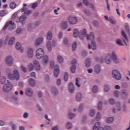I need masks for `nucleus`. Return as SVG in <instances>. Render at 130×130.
<instances>
[{"mask_svg": "<svg viewBox=\"0 0 130 130\" xmlns=\"http://www.w3.org/2000/svg\"><path fill=\"white\" fill-rule=\"evenodd\" d=\"M86 33L87 30L86 29L79 31L78 29L75 28L73 30V37L74 38H78V37L79 39L83 40Z\"/></svg>", "mask_w": 130, "mask_h": 130, "instance_id": "nucleus-1", "label": "nucleus"}, {"mask_svg": "<svg viewBox=\"0 0 130 130\" xmlns=\"http://www.w3.org/2000/svg\"><path fill=\"white\" fill-rule=\"evenodd\" d=\"M121 36H122V37H123V38H124V40H121L120 39H117L115 40V42L118 45H120V46H123V45H127V44H128V39H127V37H126V35L125 34V32H124V31L123 30H122L121 31ZM124 43V44H123Z\"/></svg>", "mask_w": 130, "mask_h": 130, "instance_id": "nucleus-2", "label": "nucleus"}, {"mask_svg": "<svg viewBox=\"0 0 130 130\" xmlns=\"http://www.w3.org/2000/svg\"><path fill=\"white\" fill-rule=\"evenodd\" d=\"M7 77L9 80H11L12 81H14V80H19L20 79L19 71L15 70L13 71V74L8 73L7 74Z\"/></svg>", "mask_w": 130, "mask_h": 130, "instance_id": "nucleus-3", "label": "nucleus"}, {"mask_svg": "<svg viewBox=\"0 0 130 130\" xmlns=\"http://www.w3.org/2000/svg\"><path fill=\"white\" fill-rule=\"evenodd\" d=\"M13 89V84L10 80H7V83L4 84L3 90L5 93H9Z\"/></svg>", "mask_w": 130, "mask_h": 130, "instance_id": "nucleus-4", "label": "nucleus"}, {"mask_svg": "<svg viewBox=\"0 0 130 130\" xmlns=\"http://www.w3.org/2000/svg\"><path fill=\"white\" fill-rule=\"evenodd\" d=\"M44 54H45V51L42 48H38L36 50V57L38 59H41Z\"/></svg>", "mask_w": 130, "mask_h": 130, "instance_id": "nucleus-5", "label": "nucleus"}, {"mask_svg": "<svg viewBox=\"0 0 130 130\" xmlns=\"http://www.w3.org/2000/svg\"><path fill=\"white\" fill-rule=\"evenodd\" d=\"M7 28H8L10 31H13L14 29H16V24L13 21L8 22L3 28V30H6Z\"/></svg>", "mask_w": 130, "mask_h": 130, "instance_id": "nucleus-6", "label": "nucleus"}, {"mask_svg": "<svg viewBox=\"0 0 130 130\" xmlns=\"http://www.w3.org/2000/svg\"><path fill=\"white\" fill-rule=\"evenodd\" d=\"M16 41V38L15 37L9 38V36L6 37L4 41V44H7L8 43V45H13Z\"/></svg>", "mask_w": 130, "mask_h": 130, "instance_id": "nucleus-7", "label": "nucleus"}, {"mask_svg": "<svg viewBox=\"0 0 130 130\" xmlns=\"http://www.w3.org/2000/svg\"><path fill=\"white\" fill-rule=\"evenodd\" d=\"M111 75L114 79L118 80H121V74H120V73H119L118 71L116 70H113Z\"/></svg>", "mask_w": 130, "mask_h": 130, "instance_id": "nucleus-8", "label": "nucleus"}, {"mask_svg": "<svg viewBox=\"0 0 130 130\" xmlns=\"http://www.w3.org/2000/svg\"><path fill=\"white\" fill-rule=\"evenodd\" d=\"M68 22L71 25H75L78 22V18L74 16H70L68 18Z\"/></svg>", "mask_w": 130, "mask_h": 130, "instance_id": "nucleus-9", "label": "nucleus"}, {"mask_svg": "<svg viewBox=\"0 0 130 130\" xmlns=\"http://www.w3.org/2000/svg\"><path fill=\"white\" fill-rule=\"evenodd\" d=\"M13 61L14 59H13V57L11 56H9L6 58L5 62L7 66H8V67H11V66H13Z\"/></svg>", "mask_w": 130, "mask_h": 130, "instance_id": "nucleus-10", "label": "nucleus"}, {"mask_svg": "<svg viewBox=\"0 0 130 130\" xmlns=\"http://www.w3.org/2000/svg\"><path fill=\"white\" fill-rule=\"evenodd\" d=\"M26 54L29 58H32L34 55V50L32 48H28L27 50Z\"/></svg>", "mask_w": 130, "mask_h": 130, "instance_id": "nucleus-11", "label": "nucleus"}, {"mask_svg": "<svg viewBox=\"0 0 130 130\" xmlns=\"http://www.w3.org/2000/svg\"><path fill=\"white\" fill-rule=\"evenodd\" d=\"M121 110V106L120 105V103H116L115 108L112 109L113 112H114V113H116V112H118V111H120Z\"/></svg>", "mask_w": 130, "mask_h": 130, "instance_id": "nucleus-12", "label": "nucleus"}, {"mask_svg": "<svg viewBox=\"0 0 130 130\" xmlns=\"http://www.w3.org/2000/svg\"><path fill=\"white\" fill-rule=\"evenodd\" d=\"M15 49L18 50L20 52H24V48H23L22 45L19 42H16L15 44Z\"/></svg>", "mask_w": 130, "mask_h": 130, "instance_id": "nucleus-13", "label": "nucleus"}, {"mask_svg": "<svg viewBox=\"0 0 130 130\" xmlns=\"http://www.w3.org/2000/svg\"><path fill=\"white\" fill-rule=\"evenodd\" d=\"M42 62L44 66H46L49 62V57L47 55H44L42 57Z\"/></svg>", "mask_w": 130, "mask_h": 130, "instance_id": "nucleus-14", "label": "nucleus"}, {"mask_svg": "<svg viewBox=\"0 0 130 130\" xmlns=\"http://www.w3.org/2000/svg\"><path fill=\"white\" fill-rule=\"evenodd\" d=\"M43 41H44V39L42 37L37 39L35 42V46H39L40 44H42Z\"/></svg>", "mask_w": 130, "mask_h": 130, "instance_id": "nucleus-15", "label": "nucleus"}, {"mask_svg": "<svg viewBox=\"0 0 130 130\" xmlns=\"http://www.w3.org/2000/svg\"><path fill=\"white\" fill-rule=\"evenodd\" d=\"M59 75V66L56 64L54 70V76L55 78H57Z\"/></svg>", "mask_w": 130, "mask_h": 130, "instance_id": "nucleus-16", "label": "nucleus"}, {"mask_svg": "<svg viewBox=\"0 0 130 130\" xmlns=\"http://www.w3.org/2000/svg\"><path fill=\"white\" fill-rule=\"evenodd\" d=\"M104 18L106 21H109L111 24L113 25H115L116 24V20L112 17H109L106 15L104 16Z\"/></svg>", "mask_w": 130, "mask_h": 130, "instance_id": "nucleus-17", "label": "nucleus"}, {"mask_svg": "<svg viewBox=\"0 0 130 130\" xmlns=\"http://www.w3.org/2000/svg\"><path fill=\"white\" fill-rule=\"evenodd\" d=\"M105 61L106 63H107V64H110V63H111L112 61H111L110 53H108L106 55L105 58Z\"/></svg>", "mask_w": 130, "mask_h": 130, "instance_id": "nucleus-18", "label": "nucleus"}, {"mask_svg": "<svg viewBox=\"0 0 130 130\" xmlns=\"http://www.w3.org/2000/svg\"><path fill=\"white\" fill-rule=\"evenodd\" d=\"M101 123L100 122H96L93 127V130H103V127L101 126Z\"/></svg>", "mask_w": 130, "mask_h": 130, "instance_id": "nucleus-19", "label": "nucleus"}, {"mask_svg": "<svg viewBox=\"0 0 130 130\" xmlns=\"http://www.w3.org/2000/svg\"><path fill=\"white\" fill-rule=\"evenodd\" d=\"M68 25L67 21H63L60 24V28H61L62 30H66V29L68 28Z\"/></svg>", "mask_w": 130, "mask_h": 130, "instance_id": "nucleus-20", "label": "nucleus"}, {"mask_svg": "<svg viewBox=\"0 0 130 130\" xmlns=\"http://www.w3.org/2000/svg\"><path fill=\"white\" fill-rule=\"evenodd\" d=\"M25 94L26 96H28V97H31L32 95H33V90L32 88H27L25 90Z\"/></svg>", "mask_w": 130, "mask_h": 130, "instance_id": "nucleus-21", "label": "nucleus"}, {"mask_svg": "<svg viewBox=\"0 0 130 130\" xmlns=\"http://www.w3.org/2000/svg\"><path fill=\"white\" fill-rule=\"evenodd\" d=\"M84 37H86L87 40H90V41H93L95 39V37H94V34L93 32H90L89 35H87L86 32Z\"/></svg>", "mask_w": 130, "mask_h": 130, "instance_id": "nucleus-22", "label": "nucleus"}, {"mask_svg": "<svg viewBox=\"0 0 130 130\" xmlns=\"http://www.w3.org/2000/svg\"><path fill=\"white\" fill-rule=\"evenodd\" d=\"M39 25V22H35L34 24L32 23H30L28 24L27 26V29L28 31H31L32 29H34V27H36Z\"/></svg>", "mask_w": 130, "mask_h": 130, "instance_id": "nucleus-23", "label": "nucleus"}, {"mask_svg": "<svg viewBox=\"0 0 130 130\" xmlns=\"http://www.w3.org/2000/svg\"><path fill=\"white\" fill-rule=\"evenodd\" d=\"M34 67L37 71H40L41 70V66L39 62L37 60L34 61Z\"/></svg>", "mask_w": 130, "mask_h": 130, "instance_id": "nucleus-24", "label": "nucleus"}, {"mask_svg": "<svg viewBox=\"0 0 130 130\" xmlns=\"http://www.w3.org/2000/svg\"><path fill=\"white\" fill-rule=\"evenodd\" d=\"M94 70L95 74H100L101 72V66L100 64H96L95 66Z\"/></svg>", "mask_w": 130, "mask_h": 130, "instance_id": "nucleus-25", "label": "nucleus"}, {"mask_svg": "<svg viewBox=\"0 0 130 130\" xmlns=\"http://www.w3.org/2000/svg\"><path fill=\"white\" fill-rule=\"evenodd\" d=\"M97 48V46L96 45V43L94 41L91 42V44L88 45V48L89 49H92L93 50H95Z\"/></svg>", "mask_w": 130, "mask_h": 130, "instance_id": "nucleus-26", "label": "nucleus"}, {"mask_svg": "<svg viewBox=\"0 0 130 130\" xmlns=\"http://www.w3.org/2000/svg\"><path fill=\"white\" fill-rule=\"evenodd\" d=\"M127 96H128V93H127V91L126 90H122V94L121 95L122 99H125L126 98H127Z\"/></svg>", "mask_w": 130, "mask_h": 130, "instance_id": "nucleus-27", "label": "nucleus"}, {"mask_svg": "<svg viewBox=\"0 0 130 130\" xmlns=\"http://www.w3.org/2000/svg\"><path fill=\"white\" fill-rule=\"evenodd\" d=\"M82 83H83V81H82V80L81 79L77 78L76 79L75 85L78 88H80V87H81Z\"/></svg>", "mask_w": 130, "mask_h": 130, "instance_id": "nucleus-28", "label": "nucleus"}, {"mask_svg": "<svg viewBox=\"0 0 130 130\" xmlns=\"http://www.w3.org/2000/svg\"><path fill=\"white\" fill-rule=\"evenodd\" d=\"M82 93H81L80 92H78L76 94L75 96V100H76V101L80 102V101L82 100Z\"/></svg>", "mask_w": 130, "mask_h": 130, "instance_id": "nucleus-29", "label": "nucleus"}, {"mask_svg": "<svg viewBox=\"0 0 130 130\" xmlns=\"http://www.w3.org/2000/svg\"><path fill=\"white\" fill-rule=\"evenodd\" d=\"M69 91L70 93H73L75 92V87L73 83H70L69 86Z\"/></svg>", "mask_w": 130, "mask_h": 130, "instance_id": "nucleus-30", "label": "nucleus"}, {"mask_svg": "<svg viewBox=\"0 0 130 130\" xmlns=\"http://www.w3.org/2000/svg\"><path fill=\"white\" fill-rule=\"evenodd\" d=\"M85 64L86 68H90L91 67V59L90 58H87L85 59Z\"/></svg>", "mask_w": 130, "mask_h": 130, "instance_id": "nucleus-31", "label": "nucleus"}, {"mask_svg": "<svg viewBox=\"0 0 130 130\" xmlns=\"http://www.w3.org/2000/svg\"><path fill=\"white\" fill-rule=\"evenodd\" d=\"M46 48L48 51H51L52 50V46L51 45V42L50 41H48L46 43Z\"/></svg>", "mask_w": 130, "mask_h": 130, "instance_id": "nucleus-32", "label": "nucleus"}, {"mask_svg": "<svg viewBox=\"0 0 130 130\" xmlns=\"http://www.w3.org/2000/svg\"><path fill=\"white\" fill-rule=\"evenodd\" d=\"M51 93L53 95H57L58 91H57V89L56 88V87H52L51 88Z\"/></svg>", "mask_w": 130, "mask_h": 130, "instance_id": "nucleus-33", "label": "nucleus"}, {"mask_svg": "<svg viewBox=\"0 0 130 130\" xmlns=\"http://www.w3.org/2000/svg\"><path fill=\"white\" fill-rule=\"evenodd\" d=\"M46 38L47 40L50 41L52 39V32L51 31H49L46 34Z\"/></svg>", "mask_w": 130, "mask_h": 130, "instance_id": "nucleus-34", "label": "nucleus"}, {"mask_svg": "<svg viewBox=\"0 0 130 130\" xmlns=\"http://www.w3.org/2000/svg\"><path fill=\"white\" fill-rule=\"evenodd\" d=\"M95 60L96 61H98V62H100V63H102L103 61H104V58L103 57H95Z\"/></svg>", "mask_w": 130, "mask_h": 130, "instance_id": "nucleus-35", "label": "nucleus"}, {"mask_svg": "<svg viewBox=\"0 0 130 130\" xmlns=\"http://www.w3.org/2000/svg\"><path fill=\"white\" fill-rule=\"evenodd\" d=\"M28 83L32 87H34L35 85H36V83L35 82V80L33 79H29L28 80Z\"/></svg>", "mask_w": 130, "mask_h": 130, "instance_id": "nucleus-36", "label": "nucleus"}, {"mask_svg": "<svg viewBox=\"0 0 130 130\" xmlns=\"http://www.w3.org/2000/svg\"><path fill=\"white\" fill-rule=\"evenodd\" d=\"M96 113V110L91 109L89 112V115L91 117H93L95 116V114Z\"/></svg>", "mask_w": 130, "mask_h": 130, "instance_id": "nucleus-37", "label": "nucleus"}, {"mask_svg": "<svg viewBox=\"0 0 130 130\" xmlns=\"http://www.w3.org/2000/svg\"><path fill=\"white\" fill-rule=\"evenodd\" d=\"M92 93L96 94V93H98L99 89L98 86L97 85H94L92 87Z\"/></svg>", "mask_w": 130, "mask_h": 130, "instance_id": "nucleus-38", "label": "nucleus"}, {"mask_svg": "<svg viewBox=\"0 0 130 130\" xmlns=\"http://www.w3.org/2000/svg\"><path fill=\"white\" fill-rule=\"evenodd\" d=\"M57 60L58 62L61 63V62H63V57L61 55H58L57 56Z\"/></svg>", "mask_w": 130, "mask_h": 130, "instance_id": "nucleus-39", "label": "nucleus"}, {"mask_svg": "<svg viewBox=\"0 0 130 130\" xmlns=\"http://www.w3.org/2000/svg\"><path fill=\"white\" fill-rule=\"evenodd\" d=\"M66 127L68 129H71V128L73 127V124H72V122H67L66 124Z\"/></svg>", "mask_w": 130, "mask_h": 130, "instance_id": "nucleus-40", "label": "nucleus"}, {"mask_svg": "<svg viewBox=\"0 0 130 130\" xmlns=\"http://www.w3.org/2000/svg\"><path fill=\"white\" fill-rule=\"evenodd\" d=\"M22 12H24L25 15H30L31 12V10H27V8H24L22 9Z\"/></svg>", "mask_w": 130, "mask_h": 130, "instance_id": "nucleus-41", "label": "nucleus"}, {"mask_svg": "<svg viewBox=\"0 0 130 130\" xmlns=\"http://www.w3.org/2000/svg\"><path fill=\"white\" fill-rule=\"evenodd\" d=\"M101 117H102V115H101V113L100 112H98L96 115V120L99 121V120H100L101 119Z\"/></svg>", "mask_w": 130, "mask_h": 130, "instance_id": "nucleus-42", "label": "nucleus"}, {"mask_svg": "<svg viewBox=\"0 0 130 130\" xmlns=\"http://www.w3.org/2000/svg\"><path fill=\"white\" fill-rule=\"evenodd\" d=\"M110 90V86L108 84H105L104 86V92H108Z\"/></svg>", "mask_w": 130, "mask_h": 130, "instance_id": "nucleus-43", "label": "nucleus"}, {"mask_svg": "<svg viewBox=\"0 0 130 130\" xmlns=\"http://www.w3.org/2000/svg\"><path fill=\"white\" fill-rule=\"evenodd\" d=\"M9 7L12 10H14V9H16V8H17V4L15 2H12L10 3Z\"/></svg>", "mask_w": 130, "mask_h": 130, "instance_id": "nucleus-44", "label": "nucleus"}, {"mask_svg": "<svg viewBox=\"0 0 130 130\" xmlns=\"http://www.w3.org/2000/svg\"><path fill=\"white\" fill-rule=\"evenodd\" d=\"M75 116H76V114L75 113H72L71 111L69 112L68 117H69L70 119H73Z\"/></svg>", "mask_w": 130, "mask_h": 130, "instance_id": "nucleus-45", "label": "nucleus"}, {"mask_svg": "<svg viewBox=\"0 0 130 130\" xmlns=\"http://www.w3.org/2000/svg\"><path fill=\"white\" fill-rule=\"evenodd\" d=\"M110 54L111 55V57L112 58V59L113 58H115L116 57H117V55L116 54V53L114 51H112Z\"/></svg>", "mask_w": 130, "mask_h": 130, "instance_id": "nucleus-46", "label": "nucleus"}, {"mask_svg": "<svg viewBox=\"0 0 130 130\" xmlns=\"http://www.w3.org/2000/svg\"><path fill=\"white\" fill-rule=\"evenodd\" d=\"M124 27L127 33H129V34H130L129 25H128V23H125Z\"/></svg>", "mask_w": 130, "mask_h": 130, "instance_id": "nucleus-47", "label": "nucleus"}, {"mask_svg": "<svg viewBox=\"0 0 130 130\" xmlns=\"http://www.w3.org/2000/svg\"><path fill=\"white\" fill-rule=\"evenodd\" d=\"M113 120H114V118L112 117H109L106 119V122L108 123H111V122H113Z\"/></svg>", "mask_w": 130, "mask_h": 130, "instance_id": "nucleus-48", "label": "nucleus"}, {"mask_svg": "<svg viewBox=\"0 0 130 130\" xmlns=\"http://www.w3.org/2000/svg\"><path fill=\"white\" fill-rule=\"evenodd\" d=\"M97 108L99 110H102V102H99L98 103Z\"/></svg>", "mask_w": 130, "mask_h": 130, "instance_id": "nucleus-49", "label": "nucleus"}, {"mask_svg": "<svg viewBox=\"0 0 130 130\" xmlns=\"http://www.w3.org/2000/svg\"><path fill=\"white\" fill-rule=\"evenodd\" d=\"M28 70L29 71V72H32V71L34 70V66H33V64L30 63L28 65Z\"/></svg>", "mask_w": 130, "mask_h": 130, "instance_id": "nucleus-50", "label": "nucleus"}, {"mask_svg": "<svg viewBox=\"0 0 130 130\" xmlns=\"http://www.w3.org/2000/svg\"><path fill=\"white\" fill-rule=\"evenodd\" d=\"M26 19H27V17L25 16H21L19 18V22H24V21L26 20Z\"/></svg>", "mask_w": 130, "mask_h": 130, "instance_id": "nucleus-51", "label": "nucleus"}, {"mask_svg": "<svg viewBox=\"0 0 130 130\" xmlns=\"http://www.w3.org/2000/svg\"><path fill=\"white\" fill-rule=\"evenodd\" d=\"M44 81L47 83H48V82H49L50 79H49V75H48V74H46L45 75Z\"/></svg>", "mask_w": 130, "mask_h": 130, "instance_id": "nucleus-52", "label": "nucleus"}, {"mask_svg": "<svg viewBox=\"0 0 130 130\" xmlns=\"http://www.w3.org/2000/svg\"><path fill=\"white\" fill-rule=\"evenodd\" d=\"M6 80H7V78L5 76H2L1 78V84H5L6 83Z\"/></svg>", "mask_w": 130, "mask_h": 130, "instance_id": "nucleus-53", "label": "nucleus"}, {"mask_svg": "<svg viewBox=\"0 0 130 130\" xmlns=\"http://www.w3.org/2000/svg\"><path fill=\"white\" fill-rule=\"evenodd\" d=\"M83 107H84V105L82 104L79 105L78 110V112H82L83 111Z\"/></svg>", "mask_w": 130, "mask_h": 130, "instance_id": "nucleus-54", "label": "nucleus"}, {"mask_svg": "<svg viewBox=\"0 0 130 130\" xmlns=\"http://www.w3.org/2000/svg\"><path fill=\"white\" fill-rule=\"evenodd\" d=\"M71 72V73H73L74 74V73H75L76 72V66L75 65H73L71 69H70Z\"/></svg>", "mask_w": 130, "mask_h": 130, "instance_id": "nucleus-55", "label": "nucleus"}, {"mask_svg": "<svg viewBox=\"0 0 130 130\" xmlns=\"http://www.w3.org/2000/svg\"><path fill=\"white\" fill-rule=\"evenodd\" d=\"M77 42H75L74 43H73V44H72V50L75 51L77 48Z\"/></svg>", "mask_w": 130, "mask_h": 130, "instance_id": "nucleus-56", "label": "nucleus"}, {"mask_svg": "<svg viewBox=\"0 0 130 130\" xmlns=\"http://www.w3.org/2000/svg\"><path fill=\"white\" fill-rule=\"evenodd\" d=\"M7 15V13L5 10H2L0 11V17H4Z\"/></svg>", "mask_w": 130, "mask_h": 130, "instance_id": "nucleus-57", "label": "nucleus"}, {"mask_svg": "<svg viewBox=\"0 0 130 130\" xmlns=\"http://www.w3.org/2000/svg\"><path fill=\"white\" fill-rule=\"evenodd\" d=\"M113 62H114L115 63H119L120 62L119 59H118L117 57H116V58H113Z\"/></svg>", "mask_w": 130, "mask_h": 130, "instance_id": "nucleus-58", "label": "nucleus"}, {"mask_svg": "<svg viewBox=\"0 0 130 130\" xmlns=\"http://www.w3.org/2000/svg\"><path fill=\"white\" fill-rule=\"evenodd\" d=\"M114 97H116V98H117V97L119 96V91H118V90H115V91H114Z\"/></svg>", "mask_w": 130, "mask_h": 130, "instance_id": "nucleus-59", "label": "nucleus"}, {"mask_svg": "<svg viewBox=\"0 0 130 130\" xmlns=\"http://www.w3.org/2000/svg\"><path fill=\"white\" fill-rule=\"evenodd\" d=\"M84 12L85 15H87V16H90L91 12H90L88 9H84Z\"/></svg>", "mask_w": 130, "mask_h": 130, "instance_id": "nucleus-60", "label": "nucleus"}, {"mask_svg": "<svg viewBox=\"0 0 130 130\" xmlns=\"http://www.w3.org/2000/svg\"><path fill=\"white\" fill-rule=\"evenodd\" d=\"M22 32H24V29L18 28L16 30V34H21Z\"/></svg>", "mask_w": 130, "mask_h": 130, "instance_id": "nucleus-61", "label": "nucleus"}, {"mask_svg": "<svg viewBox=\"0 0 130 130\" xmlns=\"http://www.w3.org/2000/svg\"><path fill=\"white\" fill-rule=\"evenodd\" d=\"M109 102L110 104H111L112 105H113V104H115V101L113 99H110L109 100Z\"/></svg>", "mask_w": 130, "mask_h": 130, "instance_id": "nucleus-62", "label": "nucleus"}, {"mask_svg": "<svg viewBox=\"0 0 130 130\" xmlns=\"http://www.w3.org/2000/svg\"><path fill=\"white\" fill-rule=\"evenodd\" d=\"M12 20H15L16 19H18V14H17V13H15L12 15Z\"/></svg>", "mask_w": 130, "mask_h": 130, "instance_id": "nucleus-63", "label": "nucleus"}, {"mask_svg": "<svg viewBox=\"0 0 130 130\" xmlns=\"http://www.w3.org/2000/svg\"><path fill=\"white\" fill-rule=\"evenodd\" d=\"M64 81H68L69 80V74L67 73H65L64 74Z\"/></svg>", "mask_w": 130, "mask_h": 130, "instance_id": "nucleus-64", "label": "nucleus"}]
</instances>
